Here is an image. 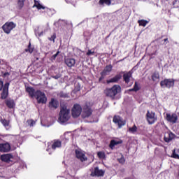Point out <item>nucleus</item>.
<instances>
[{"mask_svg":"<svg viewBox=\"0 0 179 179\" xmlns=\"http://www.w3.org/2000/svg\"><path fill=\"white\" fill-rule=\"evenodd\" d=\"M129 92H135V90L134 88L129 90Z\"/></svg>","mask_w":179,"mask_h":179,"instance_id":"50","label":"nucleus"},{"mask_svg":"<svg viewBox=\"0 0 179 179\" xmlns=\"http://www.w3.org/2000/svg\"><path fill=\"white\" fill-rule=\"evenodd\" d=\"M136 131H138V127L135 125L133 127L129 128V132H130V134H136Z\"/></svg>","mask_w":179,"mask_h":179,"instance_id":"30","label":"nucleus"},{"mask_svg":"<svg viewBox=\"0 0 179 179\" xmlns=\"http://www.w3.org/2000/svg\"><path fill=\"white\" fill-rule=\"evenodd\" d=\"M122 76L120 74L116 75L113 78L108 80L106 82L107 83H117L120 79H121Z\"/></svg>","mask_w":179,"mask_h":179,"instance_id":"21","label":"nucleus"},{"mask_svg":"<svg viewBox=\"0 0 179 179\" xmlns=\"http://www.w3.org/2000/svg\"><path fill=\"white\" fill-rule=\"evenodd\" d=\"M16 27V24L13 22H7L2 26V29L6 34H10V31Z\"/></svg>","mask_w":179,"mask_h":179,"instance_id":"4","label":"nucleus"},{"mask_svg":"<svg viewBox=\"0 0 179 179\" xmlns=\"http://www.w3.org/2000/svg\"><path fill=\"white\" fill-rule=\"evenodd\" d=\"M26 0H18V6H20V8H23V6L24 5V1Z\"/></svg>","mask_w":179,"mask_h":179,"instance_id":"36","label":"nucleus"},{"mask_svg":"<svg viewBox=\"0 0 179 179\" xmlns=\"http://www.w3.org/2000/svg\"><path fill=\"white\" fill-rule=\"evenodd\" d=\"M76 157L78 158L79 160H80V162H86V160H87V157H86L85 153H83L80 150H76Z\"/></svg>","mask_w":179,"mask_h":179,"instance_id":"11","label":"nucleus"},{"mask_svg":"<svg viewBox=\"0 0 179 179\" xmlns=\"http://www.w3.org/2000/svg\"><path fill=\"white\" fill-rule=\"evenodd\" d=\"M0 64H1V60H0Z\"/></svg>","mask_w":179,"mask_h":179,"instance_id":"57","label":"nucleus"},{"mask_svg":"<svg viewBox=\"0 0 179 179\" xmlns=\"http://www.w3.org/2000/svg\"><path fill=\"white\" fill-rule=\"evenodd\" d=\"M3 90L6 91V92H8V90H9V83H6L4 85V86H3Z\"/></svg>","mask_w":179,"mask_h":179,"instance_id":"38","label":"nucleus"},{"mask_svg":"<svg viewBox=\"0 0 179 179\" xmlns=\"http://www.w3.org/2000/svg\"><path fill=\"white\" fill-rule=\"evenodd\" d=\"M55 38H57V35L55 34H53L50 38H48V40H50V41H53V43H55Z\"/></svg>","mask_w":179,"mask_h":179,"instance_id":"37","label":"nucleus"},{"mask_svg":"<svg viewBox=\"0 0 179 179\" xmlns=\"http://www.w3.org/2000/svg\"><path fill=\"white\" fill-rule=\"evenodd\" d=\"M98 157H99V159H106V153L103 152H99L97 153Z\"/></svg>","mask_w":179,"mask_h":179,"instance_id":"32","label":"nucleus"},{"mask_svg":"<svg viewBox=\"0 0 179 179\" xmlns=\"http://www.w3.org/2000/svg\"><path fill=\"white\" fill-rule=\"evenodd\" d=\"M6 97H8V91L3 90L1 93V99H3V100H5Z\"/></svg>","mask_w":179,"mask_h":179,"instance_id":"33","label":"nucleus"},{"mask_svg":"<svg viewBox=\"0 0 179 179\" xmlns=\"http://www.w3.org/2000/svg\"><path fill=\"white\" fill-rule=\"evenodd\" d=\"M131 78H132V72L129 71L123 75V79L126 83H129Z\"/></svg>","mask_w":179,"mask_h":179,"instance_id":"20","label":"nucleus"},{"mask_svg":"<svg viewBox=\"0 0 179 179\" xmlns=\"http://www.w3.org/2000/svg\"><path fill=\"white\" fill-rule=\"evenodd\" d=\"M164 41V44H167V43H169V38H165Z\"/></svg>","mask_w":179,"mask_h":179,"instance_id":"47","label":"nucleus"},{"mask_svg":"<svg viewBox=\"0 0 179 179\" xmlns=\"http://www.w3.org/2000/svg\"><path fill=\"white\" fill-rule=\"evenodd\" d=\"M52 78L53 79H59V78H61V74H57L56 76H52Z\"/></svg>","mask_w":179,"mask_h":179,"instance_id":"44","label":"nucleus"},{"mask_svg":"<svg viewBox=\"0 0 179 179\" xmlns=\"http://www.w3.org/2000/svg\"><path fill=\"white\" fill-rule=\"evenodd\" d=\"M48 146L50 147V143H48Z\"/></svg>","mask_w":179,"mask_h":179,"instance_id":"54","label":"nucleus"},{"mask_svg":"<svg viewBox=\"0 0 179 179\" xmlns=\"http://www.w3.org/2000/svg\"><path fill=\"white\" fill-rule=\"evenodd\" d=\"M104 93L107 97H110L114 100V99H115V96H117L118 93H121V86L115 85L111 88H107L105 90Z\"/></svg>","mask_w":179,"mask_h":179,"instance_id":"2","label":"nucleus"},{"mask_svg":"<svg viewBox=\"0 0 179 179\" xmlns=\"http://www.w3.org/2000/svg\"><path fill=\"white\" fill-rule=\"evenodd\" d=\"M113 121L115 124H116V125H118L119 128H122V127H124V125L126 124L125 120H122V117L118 115H115Z\"/></svg>","mask_w":179,"mask_h":179,"instance_id":"8","label":"nucleus"},{"mask_svg":"<svg viewBox=\"0 0 179 179\" xmlns=\"http://www.w3.org/2000/svg\"><path fill=\"white\" fill-rule=\"evenodd\" d=\"M33 8H37V9H45L46 12H51V9L48 8H45L44 6L41 5L40 2L37 0H34V5L33 6Z\"/></svg>","mask_w":179,"mask_h":179,"instance_id":"15","label":"nucleus"},{"mask_svg":"<svg viewBox=\"0 0 179 179\" xmlns=\"http://www.w3.org/2000/svg\"><path fill=\"white\" fill-rule=\"evenodd\" d=\"M71 110L66 106L61 105L60 113L59 114V122L61 124L66 122L71 118Z\"/></svg>","mask_w":179,"mask_h":179,"instance_id":"1","label":"nucleus"},{"mask_svg":"<svg viewBox=\"0 0 179 179\" xmlns=\"http://www.w3.org/2000/svg\"><path fill=\"white\" fill-rule=\"evenodd\" d=\"M176 149L173 150V154L171 157H173V159H179V155L178 154H177V152H176Z\"/></svg>","mask_w":179,"mask_h":179,"instance_id":"34","label":"nucleus"},{"mask_svg":"<svg viewBox=\"0 0 179 179\" xmlns=\"http://www.w3.org/2000/svg\"><path fill=\"white\" fill-rule=\"evenodd\" d=\"M76 92H79V90H80V87L76 88Z\"/></svg>","mask_w":179,"mask_h":179,"instance_id":"49","label":"nucleus"},{"mask_svg":"<svg viewBox=\"0 0 179 179\" xmlns=\"http://www.w3.org/2000/svg\"><path fill=\"white\" fill-rule=\"evenodd\" d=\"M10 144L8 143H0V152H10Z\"/></svg>","mask_w":179,"mask_h":179,"instance_id":"14","label":"nucleus"},{"mask_svg":"<svg viewBox=\"0 0 179 179\" xmlns=\"http://www.w3.org/2000/svg\"><path fill=\"white\" fill-rule=\"evenodd\" d=\"M146 117L147 121L150 125L155 124V122L157 121V116H156V113H155V112L148 110Z\"/></svg>","mask_w":179,"mask_h":179,"instance_id":"6","label":"nucleus"},{"mask_svg":"<svg viewBox=\"0 0 179 179\" xmlns=\"http://www.w3.org/2000/svg\"><path fill=\"white\" fill-rule=\"evenodd\" d=\"M48 150H50V149H47V152H48Z\"/></svg>","mask_w":179,"mask_h":179,"instance_id":"55","label":"nucleus"},{"mask_svg":"<svg viewBox=\"0 0 179 179\" xmlns=\"http://www.w3.org/2000/svg\"><path fill=\"white\" fill-rule=\"evenodd\" d=\"M26 52H29L30 54H31L34 51L33 48H31V43H29V45H28V49H25Z\"/></svg>","mask_w":179,"mask_h":179,"instance_id":"31","label":"nucleus"},{"mask_svg":"<svg viewBox=\"0 0 179 179\" xmlns=\"http://www.w3.org/2000/svg\"><path fill=\"white\" fill-rule=\"evenodd\" d=\"M59 96L60 97H64L65 99V98L68 97V95L64 93V92H60L59 93Z\"/></svg>","mask_w":179,"mask_h":179,"instance_id":"42","label":"nucleus"},{"mask_svg":"<svg viewBox=\"0 0 179 179\" xmlns=\"http://www.w3.org/2000/svg\"><path fill=\"white\" fill-rule=\"evenodd\" d=\"M177 152H179V150H178V149L177 150Z\"/></svg>","mask_w":179,"mask_h":179,"instance_id":"56","label":"nucleus"},{"mask_svg":"<svg viewBox=\"0 0 179 179\" xmlns=\"http://www.w3.org/2000/svg\"><path fill=\"white\" fill-rule=\"evenodd\" d=\"M9 75H10V73H9V72H6L3 73L4 78H6V76H9Z\"/></svg>","mask_w":179,"mask_h":179,"instance_id":"46","label":"nucleus"},{"mask_svg":"<svg viewBox=\"0 0 179 179\" xmlns=\"http://www.w3.org/2000/svg\"><path fill=\"white\" fill-rule=\"evenodd\" d=\"M152 79L153 82H159V80L160 79V76L159 75V73L155 72L152 76Z\"/></svg>","mask_w":179,"mask_h":179,"instance_id":"27","label":"nucleus"},{"mask_svg":"<svg viewBox=\"0 0 179 179\" xmlns=\"http://www.w3.org/2000/svg\"><path fill=\"white\" fill-rule=\"evenodd\" d=\"M166 120L169 122H171L172 124H176L177 122V120H178V116H177V114H170L166 113Z\"/></svg>","mask_w":179,"mask_h":179,"instance_id":"10","label":"nucleus"},{"mask_svg":"<svg viewBox=\"0 0 179 179\" xmlns=\"http://www.w3.org/2000/svg\"><path fill=\"white\" fill-rule=\"evenodd\" d=\"M72 117L78 118L82 114V106L79 104H75L71 110Z\"/></svg>","mask_w":179,"mask_h":179,"instance_id":"7","label":"nucleus"},{"mask_svg":"<svg viewBox=\"0 0 179 179\" xmlns=\"http://www.w3.org/2000/svg\"><path fill=\"white\" fill-rule=\"evenodd\" d=\"M92 115V109L87 104H85L83 108L82 117L83 118H87Z\"/></svg>","mask_w":179,"mask_h":179,"instance_id":"9","label":"nucleus"},{"mask_svg":"<svg viewBox=\"0 0 179 179\" xmlns=\"http://www.w3.org/2000/svg\"><path fill=\"white\" fill-rule=\"evenodd\" d=\"M104 76H106L101 75V76L99 78V81L101 80L102 79H104Z\"/></svg>","mask_w":179,"mask_h":179,"instance_id":"48","label":"nucleus"},{"mask_svg":"<svg viewBox=\"0 0 179 179\" xmlns=\"http://www.w3.org/2000/svg\"><path fill=\"white\" fill-rule=\"evenodd\" d=\"M10 136H13V138H15V136H13V135H10Z\"/></svg>","mask_w":179,"mask_h":179,"instance_id":"53","label":"nucleus"},{"mask_svg":"<svg viewBox=\"0 0 179 179\" xmlns=\"http://www.w3.org/2000/svg\"><path fill=\"white\" fill-rule=\"evenodd\" d=\"M87 55H88V57L90 55H94V51L92 52V50H89L87 52Z\"/></svg>","mask_w":179,"mask_h":179,"instance_id":"41","label":"nucleus"},{"mask_svg":"<svg viewBox=\"0 0 179 179\" xmlns=\"http://www.w3.org/2000/svg\"><path fill=\"white\" fill-rule=\"evenodd\" d=\"M6 104L8 108H13L15 107V101L13 99H7Z\"/></svg>","mask_w":179,"mask_h":179,"instance_id":"25","label":"nucleus"},{"mask_svg":"<svg viewBox=\"0 0 179 179\" xmlns=\"http://www.w3.org/2000/svg\"><path fill=\"white\" fill-rule=\"evenodd\" d=\"M175 80L173 78L164 79L161 81L160 86L161 87L171 89V87H174Z\"/></svg>","mask_w":179,"mask_h":179,"instance_id":"5","label":"nucleus"},{"mask_svg":"<svg viewBox=\"0 0 179 179\" xmlns=\"http://www.w3.org/2000/svg\"><path fill=\"white\" fill-rule=\"evenodd\" d=\"M27 93H29L30 97H35L36 96V90H34V88L31 87H28L26 89Z\"/></svg>","mask_w":179,"mask_h":179,"instance_id":"22","label":"nucleus"},{"mask_svg":"<svg viewBox=\"0 0 179 179\" xmlns=\"http://www.w3.org/2000/svg\"><path fill=\"white\" fill-rule=\"evenodd\" d=\"M134 90V92H138V90H139V85H138V82H135Z\"/></svg>","mask_w":179,"mask_h":179,"instance_id":"40","label":"nucleus"},{"mask_svg":"<svg viewBox=\"0 0 179 179\" xmlns=\"http://www.w3.org/2000/svg\"><path fill=\"white\" fill-rule=\"evenodd\" d=\"M59 52H60L59 51H57L56 54H55L53 56H52V59H55V58H57V57H58Z\"/></svg>","mask_w":179,"mask_h":179,"instance_id":"43","label":"nucleus"},{"mask_svg":"<svg viewBox=\"0 0 179 179\" xmlns=\"http://www.w3.org/2000/svg\"><path fill=\"white\" fill-rule=\"evenodd\" d=\"M0 122L5 127V128H10V124L9 120L5 119H1Z\"/></svg>","mask_w":179,"mask_h":179,"instance_id":"26","label":"nucleus"},{"mask_svg":"<svg viewBox=\"0 0 179 179\" xmlns=\"http://www.w3.org/2000/svg\"><path fill=\"white\" fill-rule=\"evenodd\" d=\"M117 160L120 164H124V163H125V158H124V155H122L120 158L117 159Z\"/></svg>","mask_w":179,"mask_h":179,"instance_id":"35","label":"nucleus"},{"mask_svg":"<svg viewBox=\"0 0 179 179\" xmlns=\"http://www.w3.org/2000/svg\"><path fill=\"white\" fill-rule=\"evenodd\" d=\"M176 2H177V0H175V1H173V5L176 3Z\"/></svg>","mask_w":179,"mask_h":179,"instance_id":"52","label":"nucleus"},{"mask_svg":"<svg viewBox=\"0 0 179 179\" xmlns=\"http://www.w3.org/2000/svg\"><path fill=\"white\" fill-rule=\"evenodd\" d=\"M28 124L30 127H33L34 125L36 124V122L33 120H28Z\"/></svg>","mask_w":179,"mask_h":179,"instance_id":"39","label":"nucleus"},{"mask_svg":"<svg viewBox=\"0 0 179 179\" xmlns=\"http://www.w3.org/2000/svg\"><path fill=\"white\" fill-rule=\"evenodd\" d=\"M99 5H108V6H110L111 5V0H99Z\"/></svg>","mask_w":179,"mask_h":179,"instance_id":"28","label":"nucleus"},{"mask_svg":"<svg viewBox=\"0 0 179 179\" xmlns=\"http://www.w3.org/2000/svg\"><path fill=\"white\" fill-rule=\"evenodd\" d=\"M62 143L60 141L56 140L53 142L51 145V148L53 150H55L57 148H61Z\"/></svg>","mask_w":179,"mask_h":179,"instance_id":"24","label":"nucleus"},{"mask_svg":"<svg viewBox=\"0 0 179 179\" xmlns=\"http://www.w3.org/2000/svg\"><path fill=\"white\" fill-rule=\"evenodd\" d=\"M174 138H176V135H174V134H173L172 132H169L165 135L164 141L165 142H167V143L171 142V141H173Z\"/></svg>","mask_w":179,"mask_h":179,"instance_id":"18","label":"nucleus"},{"mask_svg":"<svg viewBox=\"0 0 179 179\" xmlns=\"http://www.w3.org/2000/svg\"><path fill=\"white\" fill-rule=\"evenodd\" d=\"M64 63L69 68H72L73 66H75V64H76V59L73 58H66L64 59Z\"/></svg>","mask_w":179,"mask_h":179,"instance_id":"13","label":"nucleus"},{"mask_svg":"<svg viewBox=\"0 0 179 179\" xmlns=\"http://www.w3.org/2000/svg\"><path fill=\"white\" fill-rule=\"evenodd\" d=\"M122 143V140H112L110 143V148L113 149L114 146H117V145H121Z\"/></svg>","mask_w":179,"mask_h":179,"instance_id":"23","label":"nucleus"},{"mask_svg":"<svg viewBox=\"0 0 179 179\" xmlns=\"http://www.w3.org/2000/svg\"><path fill=\"white\" fill-rule=\"evenodd\" d=\"M12 159H13V155L12 154H6L4 155H1V159L2 162H6V163H9V162H12Z\"/></svg>","mask_w":179,"mask_h":179,"instance_id":"16","label":"nucleus"},{"mask_svg":"<svg viewBox=\"0 0 179 179\" xmlns=\"http://www.w3.org/2000/svg\"><path fill=\"white\" fill-rule=\"evenodd\" d=\"M44 34V32L41 31L40 34H38V36H43Z\"/></svg>","mask_w":179,"mask_h":179,"instance_id":"51","label":"nucleus"},{"mask_svg":"<svg viewBox=\"0 0 179 179\" xmlns=\"http://www.w3.org/2000/svg\"><path fill=\"white\" fill-rule=\"evenodd\" d=\"M59 106V103H58V101L55 100V99H52L49 103L50 108H52L53 110L58 108Z\"/></svg>","mask_w":179,"mask_h":179,"instance_id":"17","label":"nucleus"},{"mask_svg":"<svg viewBox=\"0 0 179 179\" xmlns=\"http://www.w3.org/2000/svg\"><path fill=\"white\" fill-rule=\"evenodd\" d=\"M35 97L39 104H45V103H47V96H45V94L40 90L36 92Z\"/></svg>","mask_w":179,"mask_h":179,"instance_id":"3","label":"nucleus"},{"mask_svg":"<svg viewBox=\"0 0 179 179\" xmlns=\"http://www.w3.org/2000/svg\"><path fill=\"white\" fill-rule=\"evenodd\" d=\"M3 88V82L2 80H0V90H2Z\"/></svg>","mask_w":179,"mask_h":179,"instance_id":"45","label":"nucleus"},{"mask_svg":"<svg viewBox=\"0 0 179 179\" xmlns=\"http://www.w3.org/2000/svg\"><path fill=\"white\" fill-rule=\"evenodd\" d=\"M138 23L139 24V26H143L145 27L148 23H149L148 21H146L145 20H140L138 21Z\"/></svg>","mask_w":179,"mask_h":179,"instance_id":"29","label":"nucleus"},{"mask_svg":"<svg viewBox=\"0 0 179 179\" xmlns=\"http://www.w3.org/2000/svg\"><path fill=\"white\" fill-rule=\"evenodd\" d=\"M111 71H113V66H106L104 70L101 73V75H102V76H106Z\"/></svg>","mask_w":179,"mask_h":179,"instance_id":"19","label":"nucleus"},{"mask_svg":"<svg viewBox=\"0 0 179 179\" xmlns=\"http://www.w3.org/2000/svg\"><path fill=\"white\" fill-rule=\"evenodd\" d=\"M91 176L92 177H94L96 176V177H103L104 176V171L99 169V167H95L94 172H92Z\"/></svg>","mask_w":179,"mask_h":179,"instance_id":"12","label":"nucleus"}]
</instances>
